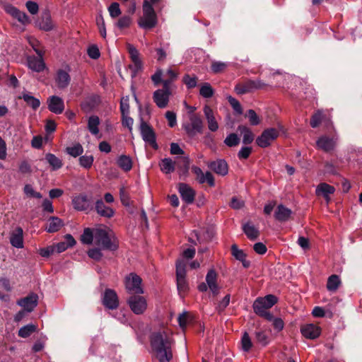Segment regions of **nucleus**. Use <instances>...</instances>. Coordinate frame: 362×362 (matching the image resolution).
I'll use <instances>...</instances> for the list:
<instances>
[{
    "instance_id": "nucleus-62",
    "label": "nucleus",
    "mask_w": 362,
    "mask_h": 362,
    "mask_svg": "<svg viewBox=\"0 0 362 362\" xmlns=\"http://www.w3.org/2000/svg\"><path fill=\"white\" fill-rule=\"evenodd\" d=\"M88 56L93 59H97L100 57V51L96 45H92L88 49Z\"/></svg>"
},
{
    "instance_id": "nucleus-63",
    "label": "nucleus",
    "mask_w": 362,
    "mask_h": 362,
    "mask_svg": "<svg viewBox=\"0 0 362 362\" xmlns=\"http://www.w3.org/2000/svg\"><path fill=\"white\" fill-rule=\"evenodd\" d=\"M252 153V148L248 146L242 147L238 153L240 159H247Z\"/></svg>"
},
{
    "instance_id": "nucleus-21",
    "label": "nucleus",
    "mask_w": 362,
    "mask_h": 362,
    "mask_svg": "<svg viewBox=\"0 0 362 362\" xmlns=\"http://www.w3.org/2000/svg\"><path fill=\"white\" fill-rule=\"evenodd\" d=\"M209 167L216 174L221 175H226L228 172V164L226 160L223 159H218L211 162L209 165Z\"/></svg>"
},
{
    "instance_id": "nucleus-32",
    "label": "nucleus",
    "mask_w": 362,
    "mask_h": 362,
    "mask_svg": "<svg viewBox=\"0 0 362 362\" xmlns=\"http://www.w3.org/2000/svg\"><path fill=\"white\" fill-rule=\"evenodd\" d=\"M178 173L180 176H187L189 169V159L188 157L184 156L179 159L177 163Z\"/></svg>"
},
{
    "instance_id": "nucleus-16",
    "label": "nucleus",
    "mask_w": 362,
    "mask_h": 362,
    "mask_svg": "<svg viewBox=\"0 0 362 362\" xmlns=\"http://www.w3.org/2000/svg\"><path fill=\"white\" fill-rule=\"evenodd\" d=\"M47 103L49 110L55 114H61L64 111V101L58 96L54 95L50 97L47 100Z\"/></svg>"
},
{
    "instance_id": "nucleus-60",
    "label": "nucleus",
    "mask_w": 362,
    "mask_h": 362,
    "mask_svg": "<svg viewBox=\"0 0 362 362\" xmlns=\"http://www.w3.org/2000/svg\"><path fill=\"white\" fill-rule=\"evenodd\" d=\"M131 22H132L131 18L129 16H124L121 17L118 20L117 25L120 29H122V28L129 27L131 24Z\"/></svg>"
},
{
    "instance_id": "nucleus-15",
    "label": "nucleus",
    "mask_w": 362,
    "mask_h": 362,
    "mask_svg": "<svg viewBox=\"0 0 362 362\" xmlns=\"http://www.w3.org/2000/svg\"><path fill=\"white\" fill-rule=\"evenodd\" d=\"M171 92L158 89L153 93V99L156 105L160 108H165L168 106L169 96Z\"/></svg>"
},
{
    "instance_id": "nucleus-48",
    "label": "nucleus",
    "mask_w": 362,
    "mask_h": 362,
    "mask_svg": "<svg viewBox=\"0 0 362 362\" xmlns=\"http://www.w3.org/2000/svg\"><path fill=\"white\" fill-rule=\"evenodd\" d=\"M252 346V342L250 339L249 334L247 332H245L241 339V347L242 349L248 352Z\"/></svg>"
},
{
    "instance_id": "nucleus-3",
    "label": "nucleus",
    "mask_w": 362,
    "mask_h": 362,
    "mask_svg": "<svg viewBox=\"0 0 362 362\" xmlns=\"http://www.w3.org/2000/svg\"><path fill=\"white\" fill-rule=\"evenodd\" d=\"M95 245L103 250L115 251L118 249V242L112 233L105 228H95Z\"/></svg>"
},
{
    "instance_id": "nucleus-20",
    "label": "nucleus",
    "mask_w": 362,
    "mask_h": 362,
    "mask_svg": "<svg viewBox=\"0 0 362 362\" xmlns=\"http://www.w3.org/2000/svg\"><path fill=\"white\" fill-rule=\"evenodd\" d=\"M96 212L101 216L110 218L115 214L114 210L107 206L102 199H98L95 202V206Z\"/></svg>"
},
{
    "instance_id": "nucleus-28",
    "label": "nucleus",
    "mask_w": 362,
    "mask_h": 362,
    "mask_svg": "<svg viewBox=\"0 0 362 362\" xmlns=\"http://www.w3.org/2000/svg\"><path fill=\"white\" fill-rule=\"evenodd\" d=\"M28 65L30 69L37 72L43 71L45 67L43 59L35 56L28 57Z\"/></svg>"
},
{
    "instance_id": "nucleus-45",
    "label": "nucleus",
    "mask_w": 362,
    "mask_h": 362,
    "mask_svg": "<svg viewBox=\"0 0 362 362\" xmlns=\"http://www.w3.org/2000/svg\"><path fill=\"white\" fill-rule=\"evenodd\" d=\"M199 93L202 97L209 98L214 95V91L209 83H204L199 90Z\"/></svg>"
},
{
    "instance_id": "nucleus-8",
    "label": "nucleus",
    "mask_w": 362,
    "mask_h": 362,
    "mask_svg": "<svg viewBox=\"0 0 362 362\" xmlns=\"http://www.w3.org/2000/svg\"><path fill=\"white\" fill-rule=\"evenodd\" d=\"M141 278L139 276L133 273L130 274L125 281V287L128 293H132V295L143 293L144 291L141 287Z\"/></svg>"
},
{
    "instance_id": "nucleus-38",
    "label": "nucleus",
    "mask_w": 362,
    "mask_h": 362,
    "mask_svg": "<svg viewBox=\"0 0 362 362\" xmlns=\"http://www.w3.org/2000/svg\"><path fill=\"white\" fill-rule=\"evenodd\" d=\"M9 13L19 22L24 25L30 23L29 18L26 15V13L19 11L15 7H11V9L9 10Z\"/></svg>"
},
{
    "instance_id": "nucleus-43",
    "label": "nucleus",
    "mask_w": 362,
    "mask_h": 362,
    "mask_svg": "<svg viewBox=\"0 0 362 362\" xmlns=\"http://www.w3.org/2000/svg\"><path fill=\"white\" fill-rule=\"evenodd\" d=\"M340 284V280L337 275L333 274L328 278L327 288L330 291H335Z\"/></svg>"
},
{
    "instance_id": "nucleus-41",
    "label": "nucleus",
    "mask_w": 362,
    "mask_h": 362,
    "mask_svg": "<svg viewBox=\"0 0 362 362\" xmlns=\"http://www.w3.org/2000/svg\"><path fill=\"white\" fill-rule=\"evenodd\" d=\"M37 330V326L33 324H29L22 327L18 330V336L22 338H27L30 337L33 332Z\"/></svg>"
},
{
    "instance_id": "nucleus-30",
    "label": "nucleus",
    "mask_w": 362,
    "mask_h": 362,
    "mask_svg": "<svg viewBox=\"0 0 362 362\" xmlns=\"http://www.w3.org/2000/svg\"><path fill=\"white\" fill-rule=\"evenodd\" d=\"M243 230L251 240L257 239L259 235V231L249 222L243 226Z\"/></svg>"
},
{
    "instance_id": "nucleus-40",
    "label": "nucleus",
    "mask_w": 362,
    "mask_h": 362,
    "mask_svg": "<svg viewBox=\"0 0 362 362\" xmlns=\"http://www.w3.org/2000/svg\"><path fill=\"white\" fill-rule=\"evenodd\" d=\"M45 159L52 167L53 170L59 169L62 166V160L52 153H47L45 156Z\"/></svg>"
},
{
    "instance_id": "nucleus-47",
    "label": "nucleus",
    "mask_w": 362,
    "mask_h": 362,
    "mask_svg": "<svg viewBox=\"0 0 362 362\" xmlns=\"http://www.w3.org/2000/svg\"><path fill=\"white\" fill-rule=\"evenodd\" d=\"M103 249L100 247H95L88 250V255L90 258L94 259L95 261L99 262L101 260L103 257V254L102 252Z\"/></svg>"
},
{
    "instance_id": "nucleus-7",
    "label": "nucleus",
    "mask_w": 362,
    "mask_h": 362,
    "mask_svg": "<svg viewBox=\"0 0 362 362\" xmlns=\"http://www.w3.org/2000/svg\"><path fill=\"white\" fill-rule=\"evenodd\" d=\"M279 131L275 128H269L264 130L256 139L257 144L261 148H266L271 145L272 142L279 136Z\"/></svg>"
},
{
    "instance_id": "nucleus-13",
    "label": "nucleus",
    "mask_w": 362,
    "mask_h": 362,
    "mask_svg": "<svg viewBox=\"0 0 362 362\" xmlns=\"http://www.w3.org/2000/svg\"><path fill=\"white\" fill-rule=\"evenodd\" d=\"M38 296L35 293H30L28 296L21 298L17 301V304L23 308L27 313H31L37 305Z\"/></svg>"
},
{
    "instance_id": "nucleus-24",
    "label": "nucleus",
    "mask_w": 362,
    "mask_h": 362,
    "mask_svg": "<svg viewBox=\"0 0 362 362\" xmlns=\"http://www.w3.org/2000/svg\"><path fill=\"white\" fill-rule=\"evenodd\" d=\"M231 254L237 260L242 262L245 268H248L250 266V262L246 259L247 255L243 250L239 249L235 244L231 246Z\"/></svg>"
},
{
    "instance_id": "nucleus-34",
    "label": "nucleus",
    "mask_w": 362,
    "mask_h": 362,
    "mask_svg": "<svg viewBox=\"0 0 362 362\" xmlns=\"http://www.w3.org/2000/svg\"><path fill=\"white\" fill-rule=\"evenodd\" d=\"M175 162L170 158H163L160 160L159 166L163 173L165 174L170 173L175 170Z\"/></svg>"
},
{
    "instance_id": "nucleus-18",
    "label": "nucleus",
    "mask_w": 362,
    "mask_h": 362,
    "mask_svg": "<svg viewBox=\"0 0 362 362\" xmlns=\"http://www.w3.org/2000/svg\"><path fill=\"white\" fill-rule=\"evenodd\" d=\"M300 331L305 337L311 339H316L320 334V328L313 324H307L303 325L301 327Z\"/></svg>"
},
{
    "instance_id": "nucleus-31",
    "label": "nucleus",
    "mask_w": 362,
    "mask_h": 362,
    "mask_svg": "<svg viewBox=\"0 0 362 362\" xmlns=\"http://www.w3.org/2000/svg\"><path fill=\"white\" fill-rule=\"evenodd\" d=\"M335 189L333 186H331L327 183H321L320 184L316 189L317 194H321L325 198V199L329 202V195L332 194L334 192Z\"/></svg>"
},
{
    "instance_id": "nucleus-46",
    "label": "nucleus",
    "mask_w": 362,
    "mask_h": 362,
    "mask_svg": "<svg viewBox=\"0 0 362 362\" xmlns=\"http://www.w3.org/2000/svg\"><path fill=\"white\" fill-rule=\"evenodd\" d=\"M66 151L70 156L76 158L83 153V148L80 144H76L74 146L67 147Z\"/></svg>"
},
{
    "instance_id": "nucleus-36",
    "label": "nucleus",
    "mask_w": 362,
    "mask_h": 362,
    "mask_svg": "<svg viewBox=\"0 0 362 362\" xmlns=\"http://www.w3.org/2000/svg\"><path fill=\"white\" fill-rule=\"evenodd\" d=\"M81 241L86 245H90L93 241L95 242V228H85L83 234L81 235Z\"/></svg>"
},
{
    "instance_id": "nucleus-59",
    "label": "nucleus",
    "mask_w": 362,
    "mask_h": 362,
    "mask_svg": "<svg viewBox=\"0 0 362 362\" xmlns=\"http://www.w3.org/2000/svg\"><path fill=\"white\" fill-rule=\"evenodd\" d=\"M246 117L249 118L250 122L252 125H257L260 122L259 117L253 110H249L247 112Z\"/></svg>"
},
{
    "instance_id": "nucleus-9",
    "label": "nucleus",
    "mask_w": 362,
    "mask_h": 362,
    "mask_svg": "<svg viewBox=\"0 0 362 362\" xmlns=\"http://www.w3.org/2000/svg\"><path fill=\"white\" fill-rule=\"evenodd\" d=\"M140 132L144 141L148 143L154 149H157L158 146L156 141V134L153 128L142 119L141 120Z\"/></svg>"
},
{
    "instance_id": "nucleus-14",
    "label": "nucleus",
    "mask_w": 362,
    "mask_h": 362,
    "mask_svg": "<svg viewBox=\"0 0 362 362\" xmlns=\"http://www.w3.org/2000/svg\"><path fill=\"white\" fill-rule=\"evenodd\" d=\"M178 190L183 201L192 204L194 200L195 191L186 183H180Z\"/></svg>"
},
{
    "instance_id": "nucleus-64",
    "label": "nucleus",
    "mask_w": 362,
    "mask_h": 362,
    "mask_svg": "<svg viewBox=\"0 0 362 362\" xmlns=\"http://www.w3.org/2000/svg\"><path fill=\"white\" fill-rule=\"evenodd\" d=\"M165 117L168 121V125L170 127H173L176 125L177 120H176V115L173 112L171 111H167L165 112Z\"/></svg>"
},
{
    "instance_id": "nucleus-12",
    "label": "nucleus",
    "mask_w": 362,
    "mask_h": 362,
    "mask_svg": "<svg viewBox=\"0 0 362 362\" xmlns=\"http://www.w3.org/2000/svg\"><path fill=\"white\" fill-rule=\"evenodd\" d=\"M72 206L78 211H85L93 209L90 199L85 194H80L72 198Z\"/></svg>"
},
{
    "instance_id": "nucleus-51",
    "label": "nucleus",
    "mask_w": 362,
    "mask_h": 362,
    "mask_svg": "<svg viewBox=\"0 0 362 362\" xmlns=\"http://www.w3.org/2000/svg\"><path fill=\"white\" fill-rule=\"evenodd\" d=\"M256 340L262 346H266L269 344V338L264 331H257L255 332Z\"/></svg>"
},
{
    "instance_id": "nucleus-50",
    "label": "nucleus",
    "mask_w": 362,
    "mask_h": 362,
    "mask_svg": "<svg viewBox=\"0 0 362 362\" xmlns=\"http://www.w3.org/2000/svg\"><path fill=\"white\" fill-rule=\"evenodd\" d=\"M93 156L90 155V156H87V155H85V156H82L79 158V163H80V165L85 168H90L92 165H93Z\"/></svg>"
},
{
    "instance_id": "nucleus-26",
    "label": "nucleus",
    "mask_w": 362,
    "mask_h": 362,
    "mask_svg": "<svg viewBox=\"0 0 362 362\" xmlns=\"http://www.w3.org/2000/svg\"><path fill=\"white\" fill-rule=\"evenodd\" d=\"M23 229L21 227L16 228L15 231L12 233L10 242L11 244L16 248H22L23 247Z\"/></svg>"
},
{
    "instance_id": "nucleus-58",
    "label": "nucleus",
    "mask_w": 362,
    "mask_h": 362,
    "mask_svg": "<svg viewBox=\"0 0 362 362\" xmlns=\"http://www.w3.org/2000/svg\"><path fill=\"white\" fill-rule=\"evenodd\" d=\"M119 197L123 205L126 206L130 205V198L129 194L124 187H121L119 189Z\"/></svg>"
},
{
    "instance_id": "nucleus-33",
    "label": "nucleus",
    "mask_w": 362,
    "mask_h": 362,
    "mask_svg": "<svg viewBox=\"0 0 362 362\" xmlns=\"http://www.w3.org/2000/svg\"><path fill=\"white\" fill-rule=\"evenodd\" d=\"M317 145L319 148L328 152L333 149L334 141L328 137L322 136L317 141Z\"/></svg>"
},
{
    "instance_id": "nucleus-53",
    "label": "nucleus",
    "mask_w": 362,
    "mask_h": 362,
    "mask_svg": "<svg viewBox=\"0 0 362 362\" xmlns=\"http://www.w3.org/2000/svg\"><path fill=\"white\" fill-rule=\"evenodd\" d=\"M129 97L124 96L121 98L120 100V111L122 115L129 113Z\"/></svg>"
},
{
    "instance_id": "nucleus-52",
    "label": "nucleus",
    "mask_w": 362,
    "mask_h": 362,
    "mask_svg": "<svg viewBox=\"0 0 362 362\" xmlns=\"http://www.w3.org/2000/svg\"><path fill=\"white\" fill-rule=\"evenodd\" d=\"M108 11L112 18H115L121 14L119 4L117 2H113L108 7Z\"/></svg>"
},
{
    "instance_id": "nucleus-55",
    "label": "nucleus",
    "mask_w": 362,
    "mask_h": 362,
    "mask_svg": "<svg viewBox=\"0 0 362 362\" xmlns=\"http://www.w3.org/2000/svg\"><path fill=\"white\" fill-rule=\"evenodd\" d=\"M206 281L209 286V285H215L217 284V273L214 269H210L206 276Z\"/></svg>"
},
{
    "instance_id": "nucleus-17",
    "label": "nucleus",
    "mask_w": 362,
    "mask_h": 362,
    "mask_svg": "<svg viewBox=\"0 0 362 362\" xmlns=\"http://www.w3.org/2000/svg\"><path fill=\"white\" fill-rule=\"evenodd\" d=\"M203 111L207 121L209 129L211 132L217 131L218 129V124L216 119L213 110L209 105H205Z\"/></svg>"
},
{
    "instance_id": "nucleus-27",
    "label": "nucleus",
    "mask_w": 362,
    "mask_h": 362,
    "mask_svg": "<svg viewBox=\"0 0 362 362\" xmlns=\"http://www.w3.org/2000/svg\"><path fill=\"white\" fill-rule=\"evenodd\" d=\"M255 83H253V80L251 79H247L243 83H238L235 87V90L237 94L238 95H243L247 93H251L254 91L253 85Z\"/></svg>"
},
{
    "instance_id": "nucleus-29",
    "label": "nucleus",
    "mask_w": 362,
    "mask_h": 362,
    "mask_svg": "<svg viewBox=\"0 0 362 362\" xmlns=\"http://www.w3.org/2000/svg\"><path fill=\"white\" fill-rule=\"evenodd\" d=\"M238 131L243 134V143L245 145L250 144L255 139V135L250 128L244 125H239Z\"/></svg>"
},
{
    "instance_id": "nucleus-35",
    "label": "nucleus",
    "mask_w": 362,
    "mask_h": 362,
    "mask_svg": "<svg viewBox=\"0 0 362 362\" xmlns=\"http://www.w3.org/2000/svg\"><path fill=\"white\" fill-rule=\"evenodd\" d=\"M326 119V115L323 113V111L318 110L314 112L312 115L310 121V124L313 128L317 127L322 121Z\"/></svg>"
},
{
    "instance_id": "nucleus-22",
    "label": "nucleus",
    "mask_w": 362,
    "mask_h": 362,
    "mask_svg": "<svg viewBox=\"0 0 362 362\" xmlns=\"http://www.w3.org/2000/svg\"><path fill=\"white\" fill-rule=\"evenodd\" d=\"M291 214V209L283 204H279L275 210L274 217L280 222H285L289 219Z\"/></svg>"
},
{
    "instance_id": "nucleus-10",
    "label": "nucleus",
    "mask_w": 362,
    "mask_h": 362,
    "mask_svg": "<svg viewBox=\"0 0 362 362\" xmlns=\"http://www.w3.org/2000/svg\"><path fill=\"white\" fill-rule=\"evenodd\" d=\"M127 303L132 312L136 315L142 314L147 308L145 298L139 295H132L128 298Z\"/></svg>"
},
{
    "instance_id": "nucleus-5",
    "label": "nucleus",
    "mask_w": 362,
    "mask_h": 362,
    "mask_svg": "<svg viewBox=\"0 0 362 362\" xmlns=\"http://www.w3.org/2000/svg\"><path fill=\"white\" fill-rule=\"evenodd\" d=\"M183 128L190 137L194 136L197 133L203 132L204 124L200 116L194 114L189 117V122L183 124Z\"/></svg>"
},
{
    "instance_id": "nucleus-25",
    "label": "nucleus",
    "mask_w": 362,
    "mask_h": 362,
    "mask_svg": "<svg viewBox=\"0 0 362 362\" xmlns=\"http://www.w3.org/2000/svg\"><path fill=\"white\" fill-rule=\"evenodd\" d=\"M156 24V15H143V17H141L139 21V26L144 29H151L154 28Z\"/></svg>"
},
{
    "instance_id": "nucleus-19",
    "label": "nucleus",
    "mask_w": 362,
    "mask_h": 362,
    "mask_svg": "<svg viewBox=\"0 0 362 362\" xmlns=\"http://www.w3.org/2000/svg\"><path fill=\"white\" fill-rule=\"evenodd\" d=\"M55 81L59 88L64 89L66 88L71 81L69 72L63 69H59L57 72Z\"/></svg>"
},
{
    "instance_id": "nucleus-49",
    "label": "nucleus",
    "mask_w": 362,
    "mask_h": 362,
    "mask_svg": "<svg viewBox=\"0 0 362 362\" xmlns=\"http://www.w3.org/2000/svg\"><path fill=\"white\" fill-rule=\"evenodd\" d=\"M214 230L213 229L211 228H207L206 230V231L202 234V235H200V234H196V236H197V240L201 243V242H204V241H210L212 238L214 237Z\"/></svg>"
},
{
    "instance_id": "nucleus-39",
    "label": "nucleus",
    "mask_w": 362,
    "mask_h": 362,
    "mask_svg": "<svg viewBox=\"0 0 362 362\" xmlns=\"http://www.w3.org/2000/svg\"><path fill=\"white\" fill-rule=\"evenodd\" d=\"M117 163L119 168L126 172L129 171L132 168V159L130 157L125 155L120 156Z\"/></svg>"
},
{
    "instance_id": "nucleus-44",
    "label": "nucleus",
    "mask_w": 362,
    "mask_h": 362,
    "mask_svg": "<svg viewBox=\"0 0 362 362\" xmlns=\"http://www.w3.org/2000/svg\"><path fill=\"white\" fill-rule=\"evenodd\" d=\"M240 139L235 133H231L227 136L224 140V144L228 147H234L240 144Z\"/></svg>"
},
{
    "instance_id": "nucleus-54",
    "label": "nucleus",
    "mask_w": 362,
    "mask_h": 362,
    "mask_svg": "<svg viewBox=\"0 0 362 362\" xmlns=\"http://www.w3.org/2000/svg\"><path fill=\"white\" fill-rule=\"evenodd\" d=\"M227 67V64L222 62H213L211 66V71L214 74L223 71Z\"/></svg>"
},
{
    "instance_id": "nucleus-2",
    "label": "nucleus",
    "mask_w": 362,
    "mask_h": 362,
    "mask_svg": "<svg viewBox=\"0 0 362 362\" xmlns=\"http://www.w3.org/2000/svg\"><path fill=\"white\" fill-rule=\"evenodd\" d=\"M277 300L276 296L272 294L267 295L264 298H257L252 305L254 312L267 321L272 322L273 315L268 310L275 305Z\"/></svg>"
},
{
    "instance_id": "nucleus-1",
    "label": "nucleus",
    "mask_w": 362,
    "mask_h": 362,
    "mask_svg": "<svg viewBox=\"0 0 362 362\" xmlns=\"http://www.w3.org/2000/svg\"><path fill=\"white\" fill-rule=\"evenodd\" d=\"M149 339L152 352L158 361L170 362L174 344L172 333L167 329H163L151 333Z\"/></svg>"
},
{
    "instance_id": "nucleus-61",
    "label": "nucleus",
    "mask_w": 362,
    "mask_h": 362,
    "mask_svg": "<svg viewBox=\"0 0 362 362\" xmlns=\"http://www.w3.org/2000/svg\"><path fill=\"white\" fill-rule=\"evenodd\" d=\"M192 172L197 175V180L200 184H203L205 182L204 176L205 174L202 172V169L197 166H193Z\"/></svg>"
},
{
    "instance_id": "nucleus-56",
    "label": "nucleus",
    "mask_w": 362,
    "mask_h": 362,
    "mask_svg": "<svg viewBox=\"0 0 362 362\" xmlns=\"http://www.w3.org/2000/svg\"><path fill=\"white\" fill-rule=\"evenodd\" d=\"M228 99V103H230V105L232 106V107L233 108V110L238 114H242L243 113V108L241 107V105L240 103H239V101L238 100H236L235 98L232 97V96H228L227 98Z\"/></svg>"
},
{
    "instance_id": "nucleus-42",
    "label": "nucleus",
    "mask_w": 362,
    "mask_h": 362,
    "mask_svg": "<svg viewBox=\"0 0 362 362\" xmlns=\"http://www.w3.org/2000/svg\"><path fill=\"white\" fill-rule=\"evenodd\" d=\"M100 121L97 116H91L89 117L88 127L91 134L96 135L99 132L98 125Z\"/></svg>"
},
{
    "instance_id": "nucleus-23",
    "label": "nucleus",
    "mask_w": 362,
    "mask_h": 362,
    "mask_svg": "<svg viewBox=\"0 0 362 362\" xmlns=\"http://www.w3.org/2000/svg\"><path fill=\"white\" fill-rule=\"evenodd\" d=\"M64 226L63 221L57 216H51L48 218L46 230L48 233H55L61 229Z\"/></svg>"
},
{
    "instance_id": "nucleus-37",
    "label": "nucleus",
    "mask_w": 362,
    "mask_h": 362,
    "mask_svg": "<svg viewBox=\"0 0 362 362\" xmlns=\"http://www.w3.org/2000/svg\"><path fill=\"white\" fill-rule=\"evenodd\" d=\"M19 99H23L26 104L30 106L33 110L37 109L40 105V100L30 95L28 93H23L22 96L18 97Z\"/></svg>"
},
{
    "instance_id": "nucleus-4",
    "label": "nucleus",
    "mask_w": 362,
    "mask_h": 362,
    "mask_svg": "<svg viewBox=\"0 0 362 362\" xmlns=\"http://www.w3.org/2000/svg\"><path fill=\"white\" fill-rule=\"evenodd\" d=\"M186 262L184 259H179L176 262L177 286L180 292L185 293L189 287L186 281Z\"/></svg>"
},
{
    "instance_id": "nucleus-11",
    "label": "nucleus",
    "mask_w": 362,
    "mask_h": 362,
    "mask_svg": "<svg viewBox=\"0 0 362 362\" xmlns=\"http://www.w3.org/2000/svg\"><path fill=\"white\" fill-rule=\"evenodd\" d=\"M102 303L109 310L117 309L119 307V298L117 293L113 289H105L102 297Z\"/></svg>"
},
{
    "instance_id": "nucleus-57",
    "label": "nucleus",
    "mask_w": 362,
    "mask_h": 362,
    "mask_svg": "<svg viewBox=\"0 0 362 362\" xmlns=\"http://www.w3.org/2000/svg\"><path fill=\"white\" fill-rule=\"evenodd\" d=\"M182 81L188 88H192L197 86V78L195 76L191 77L189 75L186 74L184 76Z\"/></svg>"
},
{
    "instance_id": "nucleus-6",
    "label": "nucleus",
    "mask_w": 362,
    "mask_h": 362,
    "mask_svg": "<svg viewBox=\"0 0 362 362\" xmlns=\"http://www.w3.org/2000/svg\"><path fill=\"white\" fill-rule=\"evenodd\" d=\"M127 49L133 63L129 65V69L131 70L132 77L134 78L136 76L138 71L141 70L142 62L139 58V52L134 45L127 44Z\"/></svg>"
}]
</instances>
